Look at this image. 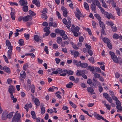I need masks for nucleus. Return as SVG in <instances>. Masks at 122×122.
Segmentation results:
<instances>
[{
    "label": "nucleus",
    "mask_w": 122,
    "mask_h": 122,
    "mask_svg": "<svg viewBox=\"0 0 122 122\" xmlns=\"http://www.w3.org/2000/svg\"><path fill=\"white\" fill-rule=\"evenodd\" d=\"M91 7L92 10L95 12L96 10V6L94 3H93L91 4Z\"/></svg>",
    "instance_id": "33"
},
{
    "label": "nucleus",
    "mask_w": 122,
    "mask_h": 122,
    "mask_svg": "<svg viewBox=\"0 0 122 122\" xmlns=\"http://www.w3.org/2000/svg\"><path fill=\"white\" fill-rule=\"evenodd\" d=\"M95 69L97 72L99 73L101 72V70L99 67H96L95 68Z\"/></svg>",
    "instance_id": "63"
},
{
    "label": "nucleus",
    "mask_w": 122,
    "mask_h": 122,
    "mask_svg": "<svg viewBox=\"0 0 122 122\" xmlns=\"http://www.w3.org/2000/svg\"><path fill=\"white\" fill-rule=\"evenodd\" d=\"M94 16L95 17H96L97 18L98 20L99 21H101V18L99 15L97 14H96L94 15Z\"/></svg>",
    "instance_id": "53"
},
{
    "label": "nucleus",
    "mask_w": 122,
    "mask_h": 122,
    "mask_svg": "<svg viewBox=\"0 0 122 122\" xmlns=\"http://www.w3.org/2000/svg\"><path fill=\"white\" fill-rule=\"evenodd\" d=\"M67 70H64L62 71L61 72V73L60 74V75L61 76H66V74L67 73Z\"/></svg>",
    "instance_id": "24"
},
{
    "label": "nucleus",
    "mask_w": 122,
    "mask_h": 122,
    "mask_svg": "<svg viewBox=\"0 0 122 122\" xmlns=\"http://www.w3.org/2000/svg\"><path fill=\"white\" fill-rule=\"evenodd\" d=\"M7 113L5 112H3L1 117L2 119L3 120H5L7 118Z\"/></svg>",
    "instance_id": "22"
},
{
    "label": "nucleus",
    "mask_w": 122,
    "mask_h": 122,
    "mask_svg": "<svg viewBox=\"0 0 122 122\" xmlns=\"http://www.w3.org/2000/svg\"><path fill=\"white\" fill-rule=\"evenodd\" d=\"M52 72L50 74L51 75H52L53 74H60L62 72V69L60 68H58L56 69L55 68H53L51 69Z\"/></svg>",
    "instance_id": "2"
},
{
    "label": "nucleus",
    "mask_w": 122,
    "mask_h": 122,
    "mask_svg": "<svg viewBox=\"0 0 122 122\" xmlns=\"http://www.w3.org/2000/svg\"><path fill=\"white\" fill-rule=\"evenodd\" d=\"M61 10L63 12V16L65 17H66L67 14V12L66 9L64 7H62Z\"/></svg>",
    "instance_id": "10"
},
{
    "label": "nucleus",
    "mask_w": 122,
    "mask_h": 122,
    "mask_svg": "<svg viewBox=\"0 0 122 122\" xmlns=\"http://www.w3.org/2000/svg\"><path fill=\"white\" fill-rule=\"evenodd\" d=\"M34 38L35 40L36 41H38L40 40V39L39 36L37 35L35 36Z\"/></svg>",
    "instance_id": "46"
},
{
    "label": "nucleus",
    "mask_w": 122,
    "mask_h": 122,
    "mask_svg": "<svg viewBox=\"0 0 122 122\" xmlns=\"http://www.w3.org/2000/svg\"><path fill=\"white\" fill-rule=\"evenodd\" d=\"M12 52H10V51H7L8 57V58L10 59L11 58V56L12 54Z\"/></svg>",
    "instance_id": "56"
},
{
    "label": "nucleus",
    "mask_w": 122,
    "mask_h": 122,
    "mask_svg": "<svg viewBox=\"0 0 122 122\" xmlns=\"http://www.w3.org/2000/svg\"><path fill=\"white\" fill-rule=\"evenodd\" d=\"M32 3L36 5L37 7H39L40 6L39 2L37 0H33L32 1Z\"/></svg>",
    "instance_id": "23"
},
{
    "label": "nucleus",
    "mask_w": 122,
    "mask_h": 122,
    "mask_svg": "<svg viewBox=\"0 0 122 122\" xmlns=\"http://www.w3.org/2000/svg\"><path fill=\"white\" fill-rule=\"evenodd\" d=\"M28 67V64L26 63L25 65H24L23 67V69L25 70H26L27 69Z\"/></svg>",
    "instance_id": "44"
},
{
    "label": "nucleus",
    "mask_w": 122,
    "mask_h": 122,
    "mask_svg": "<svg viewBox=\"0 0 122 122\" xmlns=\"http://www.w3.org/2000/svg\"><path fill=\"white\" fill-rule=\"evenodd\" d=\"M30 104H26L25 105V106L24 107V108L26 109L27 112H28V107H30Z\"/></svg>",
    "instance_id": "43"
},
{
    "label": "nucleus",
    "mask_w": 122,
    "mask_h": 122,
    "mask_svg": "<svg viewBox=\"0 0 122 122\" xmlns=\"http://www.w3.org/2000/svg\"><path fill=\"white\" fill-rule=\"evenodd\" d=\"M11 17L13 20H15V16L14 13L13 12H11L10 13Z\"/></svg>",
    "instance_id": "39"
},
{
    "label": "nucleus",
    "mask_w": 122,
    "mask_h": 122,
    "mask_svg": "<svg viewBox=\"0 0 122 122\" xmlns=\"http://www.w3.org/2000/svg\"><path fill=\"white\" fill-rule=\"evenodd\" d=\"M116 108L117 109V112H122V107L121 106H116Z\"/></svg>",
    "instance_id": "28"
},
{
    "label": "nucleus",
    "mask_w": 122,
    "mask_h": 122,
    "mask_svg": "<svg viewBox=\"0 0 122 122\" xmlns=\"http://www.w3.org/2000/svg\"><path fill=\"white\" fill-rule=\"evenodd\" d=\"M88 66V64L86 63H84L81 64V66L83 68H85L86 67Z\"/></svg>",
    "instance_id": "35"
},
{
    "label": "nucleus",
    "mask_w": 122,
    "mask_h": 122,
    "mask_svg": "<svg viewBox=\"0 0 122 122\" xmlns=\"http://www.w3.org/2000/svg\"><path fill=\"white\" fill-rule=\"evenodd\" d=\"M23 11L25 12H27L28 10V7L27 6L24 5L22 8Z\"/></svg>",
    "instance_id": "30"
},
{
    "label": "nucleus",
    "mask_w": 122,
    "mask_h": 122,
    "mask_svg": "<svg viewBox=\"0 0 122 122\" xmlns=\"http://www.w3.org/2000/svg\"><path fill=\"white\" fill-rule=\"evenodd\" d=\"M84 6L85 9L87 10H88L89 9V7L88 4L86 2H85L84 4Z\"/></svg>",
    "instance_id": "29"
},
{
    "label": "nucleus",
    "mask_w": 122,
    "mask_h": 122,
    "mask_svg": "<svg viewBox=\"0 0 122 122\" xmlns=\"http://www.w3.org/2000/svg\"><path fill=\"white\" fill-rule=\"evenodd\" d=\"M93 115L95 118L98 120H100L101 119L103 120H104V117L99 114H97L96 112H94V113Z\"/></svg>",
    "instance_id": "4"
},
{
    "label": "nucleus",
    "mask_w": 122,
    "mask_h": 122,
    "mask_svg": "<svg viewBox=\"0 0 122 122\" xmlns=\"http://www.w3.org/2000/svg\"><path fill=\"white\" fill-rule=\"evenodd\" d=\"M87 91L91 94H92L94 93V90L93 88L91 87H87Z\"/></svg>",
    "instance_id": "18"
},
{
    "label": "nucleus",
    "mask_w": 122,
    "mask_h": 122,
    "mask_svg": "<svg viewBox=\"0 0 122 122\" xmlns=\"http://www.w3.org/2000/svg\"><path fill=\"white\" fill-rule=\"evenodd\" d=\"M24 36L26 38V39L27 40H28L29 39V38L30 37V35L29 34H24Z\"/></svg>",
    "instance_id": "59"
},
{
    "label": "nucleus",
    "mask_w": 122,
    "mask_h": 122,
    "mask_svg": "<svg viewBox=\"0 0 122 122\" xmlns=\"http://www.w3.org/2000/svg\"><path fill=\"white\" fill-rule=\"evenodd\" d=\"M87 83L92 87L96 86V84H94L93 83H92V81L91 79H88L87 81Z\"/></svg>",
    "instance_id": "14"
},
{
    "label": "nucleus",
    "mask_w": 122,
    "mask_h": 122,
    "mask_svg": "<svg viewBox=\"0 0 122 122\" xmlns=\"http://www.w3.org/2000/svg\"><path fill=\"white\" fill-rule=\"evenodd\" d=\"M32 101H33L35 104L37 106H39L40 105V102L39 99L34 97L32 96Z\"/></svg>",
    "instance_id": "5"
},
{
    "label": "nucleus",
    "mask_w": 122,
    "mask_h": 122,
    "mask_svg": "<svg viewBox=\"0 0 122 122\" xmlns=\"http://www.w3.org/2000/svg\"><path fill=\"white\" fill-rule=\"evenodd\" d=\"M20 122L21 121V115L19 113H15V115L13 117L12 122Z\"/></svg>",
    "instance_id": "1"
},
{
    "label": "nucleus",
    "mask_w": 122,
    "mask_h": 122,
    "mask_svg": "<svg viewBox=\"0 0 122 122\" xmlns=\"http://www.w3.org/2000/svg\"><path fill=\"white\" fill-rule=\"evenodd\" d=\"M91 38L94 41H97V38L91 35L90 36Z\"/></svg>",
    "instance_id": "60"
},
{
    "label": "nucleus",
    "mask_w": 122,
    "mask_h": 122,
    "mask_svg": "<svg viewBox=\"0 0 122 122\" xmlns=\"http://www.w3.org/2000/svg\"><path fill=\"white\" fill-rule=\"evenodd\" d=\"M6 44L7 46H10L11 45V43L9 41L6 40Z\"/></svg>",
    "instance_id": "62"
},
{
    "label": "nucleus",
    "mask_w": 122,
    "mask_h": 122,
    "mask_svg": "<svg viewBox=\"0 0 122 122\" xmlns=\"http://www.w3.org/2000/svg\"><path fill=\"white\" fill-rule=\"evenodd\" d=\"M111 28L112 31L114 32H116L117 30V27L114 25L111 26Z\"/></svg>",
    "instance_id": "31"
},
{
    "label": "nucleus",
    "mask_w": 122,
    "mask_h": 122,
    "mask_svg": "<svg viewBox=\"0 0 122 122\" xmlns=\"http://www.w3.org/2000/svg\"><path fill=\"white\" fill-rule=\"evenodd\" d=\"M69 104H70L71 105L72 107L73 108H76L77 107L76 106L75 104L73 103L71 101H69Z\"/></svg>",
    "instance_id": "37"
},
{
    "label": "nucleus",
    "mask_w": 122,
    "mask_h": 122,
    "mask_svg": "<svg viewBox=\"0 0 122 122\" xmlns=\"http://www.w3.org/2000/svg\"><path fill=\"white\" fill-rule=\"evenodd\" d=\"M57 87L54 86H52L51 87L48 89V91L53 92L55 90L57 89Z\"/></svg>",
    "instance_id": "26"
},
{
    "label": "nucleus",
    "mask_w": 122,
    "mask_h": 122,
    "mask_svg": "<svg viewBox=\"0 0 122 122\" xmlns=\"http://www.w3.org/2000/svg\"><path fill=\"white\" fill-rule=\"evenodd\" d=\"M106 23L107 25H110L111 26L114 25L112 22L110 21H107Z\"/></svg>",
    "instance_id": "36"
},
{
    "label": "nucleus",
    "mask_w": 122,
    "mask_h": 122,
    "mask_svg": "<svg viewBox=\"0 0 122 122\" xmlns=\"http://www.w3.org/2000/svg\"><path fill=\"white\" fill-rule=\"evenodd\" d=\"M45 109L44 107H42L41 108V113L42 114H43L45 112Z\"/></svg>",
    "instance_id": "52"
},
{
    "label": "nucleus",
    "mask_w": 122,
    "mask_h": 122,
    "mask_svg": "<svg viewBox=\"0 0 122 122\" xmlns=\"http://www.w3.org/2000/svg\"><path fill=\"white\" fill-rule=\"evenodd\" d=\"M50 29V28L49 27H45L44 29V31L45 32L50 31L49 30Z\"/></svg>",
    "instance_id": "64"
},
{
    "label": "nucleus",
    "mask_w": 122,
    "mask_h": 122,
    "mask_svg": "<svg viewBox=\"0 0 122 122\" xmlns=\"http://www.w3.org/2000/svg\"><path fill=\"white\" fill-rule=\"evenodd\" d=\"M19 43L20 46H23L24 43L23 40L22 39H21L19 40Z\"/></svg>",
    "instance_id": "42"
},
{
    "label": "nucleus",
    "mask_w": 122,
    "mask_h": 122,
    "mask_svg": "<svg viewBox=\"0 0 122 122\" xmlns=\"http://www.w3.org/2000/svg\"><path fill=\"white\" fill-rule=\"evenodd\" d=\"M80 29L79 27L78 26L75 27L73 25H72L71 28V30L72 32H78Z\"/></svg>",
    "instance_id": "7"
},
{
    "label": "nucleus",
    "mask_w": 122,
    "mask_h": 122,
    "mask_svg": "<svg viewBox=\"0 0 122 122\" xmlns=\"http://www.w3.org/2000/svg\"><path fill=\"white\" fill-rule=\"evenodd\" d=\"M63 22L65 24L68 28H69L71 25V22L69 21L68 22L66 19L64 18L63 20Z\"/></svg>",
    "instance_id": "3"
},
{
    "label": "nucleus",
    "mask_w": 122,
    "mask_h": 122,
    "mask_svg": "<svg viewBox=\"0 0 122 122\" xmlns=\"http://www.w3.org/2000/svg\"><path fill=\"white\" fill-rule=\"evenodd\" d=\"M20 5L21 6L25 5H27V1L25 0H21L19 1Z\"/></svg>",
    "instance_id": "15"
},
{
    "label": "nucleus",
    "mask_w": 122,
    "mask_h": 122,
    "mask_svg": "<svg viewBox=\"0 0 122 122\" xmlns=\"http://www.w3.org/2000/svg\"><path fill=\"white\" fill-rule=\"evenodd\" d=\"M88 60L92 64L94 63L95 62L94 61V58L92 57H91Z\"/></svg>",
    "instance_id": "45"
},
{
    "label": "nucleus",
    "mask_w": 122,
    "mask_h": 122,
    "mask_svg": "<svg viewBox=\"0 0 122 122\" xmlns=\"http://www.w3.org/2000/svg\"><path fill=\"white\" fill-rule=\"evenodd\" d=\"M87 2L88 3H95L96 5L98 7V5L100 4V3L98 0H86Z\"/></svg>",
    "instance_id": "8"
},
{
    "label": "nucleus",
    "mask_w": 122,
    "mask_h": 122,
    "mask_svg": "<svg viewBox=\"0 0 122 122\" xmlns=\"http://www.w3.org/2000/svg\"><path fill=\"white\" fill-rule=\"evenodd\" d=\"M98 7L100 9L101 12L105 16L108 14V13L107 12L105 11L101 7V4L98 5Z\"/></svg>",
    "instance_id": "9"
},
{
    "label": "nucleus",
    "mask_w": 122,
    "mask_h": 122,
    "mask_svg": "<svg viewBox=\"0 0 122 122\" xmlns=\"http://www.w3.org/2000/svg\"><path fill=\"white\" fill-rule=\"evenodd\" d=\"M30 19V15H28L23 17V21L26 22L29 21Z\"/></svg>",
    "instance_id": "11"
},
{
    "label": "nucleus",
    "mask_w": 122,
    "mask_h": 122,
    "mask_svg": "<svg viewBox=\"0 0 122 122\" xmlns=\"http://www.w3.org/2000/svg\"><path fill=\"white\" fill-rule=\"evenodd\" d=\"M76 17L79 20L80 19V17L82 16V15L81 13H79L76 12L75 14Z\"/></svg>",
    "instance_id": "34"
},
{
    "label": "nucleus",
    "mask_w": 122,
    "mask_h": 122,
    "mask_svg": "<svg viewBox=\"0 0 122 122\" xmlns=\"http://www.w3.org/2000/svg\"><path fill=\"white\" fill-rule=\"evenodd\" d=\"M31 115H32V118L34 119H36V113L34 111H32L31 112Z\"/></svg>",
    "instance_id": "25"
},
{
    "label": "nucleus",
    "mask_w": 122,
    "mask_h": 122,
    "mask_svg": "<svg viewBox=\"0 0 122 122\" xmlns=\"http://www.w3.org/2000/svg\"><path fill=\"white\" fill-rule=\"evenodd\" d=\"M70 51L72 55L74 54V56L75 57H76L78 55L79 53L78 51L74 52V51L72 50H70Z\"/></svg>",
    "instance_id": "17"
},
{
    "label": "nucleus",
    "mask_w": 122,
    "mask_h": 122,
    "mask_svg": "<svg viewBox=\"0 0 122 122\" xmlns=\"http://www.w3.org/2000/svg\"><path fill=\"white\" fill-rule=\"evenodd\" d=\"M35 86L33 85L31 86V92L33 93H34L35 92Z\"/></svg>",
    "instance_id": "51"
},
{
    "label": "nucleus",
    "mask_w": 122,
    "mask_h": 122,
    "mask_svg": "<svg viewBox=\"0 0 122 122\" xmlns=\"http://www.w3.org/2000/svg\"><path fill=\"white\" fill-rule=\"evenodd\" d=\"M62 40V39L61 37H58L57 38V41L58 43L60 44L61 43Z\"/></svg>",
    "instance_id": "55"
},
{
    "label": "nucleus",
    "mask_w": 122,
    "mask_h": 122,
    "mask_svg": "<svg viewBox=\"0 0 122 122\" xmlns=\"http://www.w3.org/2000/svg\"><path fill=\"white\" fill-rule=\"evenodd\" d=\"M103 42L107 44L110 41V40L107 38L104 37L102 38Z\"/></svg>",
    "instance_id": "27"
},
{
    "label": "nucleus",
    "mask_w": 122,
    "mask_h": 122,
    "mask_svg": "<svg viewBox=\"0 0 122 122\" xmlns=\"http://www.w3.org/2000/svg\"><path fill=\"white\" fill-rule=\"evenodd\" d=\"M85 72L84 71L81 70H78L77 72L76 73L77 76H82V74L84 73Z\"/></svg>",
    "instance_id": "13"
},
{
    "label": "nucleus",
    "mask_w": 122,
    "mask_h": 122,
    "mask_svg": "<svg viewBox=\"0 0 122 122\" xmlns=\"http://www.w3.org/2000/svg\"><path fill=\"white\" fill-rule=\"evenodd\" d=\"M112 59L113 60L114 62L117 63H118V59L116 56H115V57H114Z\"/></svg>",
    "instance_id": "32"
},
{
    "label": "nucleus",
    "mask_w": 122,
    "mask_h": 122,
    "mask_svg": "<svg viewBox=\"0 0 122 122\" xmlns=\"http://www.w3.org/2000/svg\"><path fill=\"white\" fill-rule=\"evenodd\" d=\"M88 68L90 71H94L95 70V68L94 66H89Z\"/></svg>",
    "instance_id": "58"
},
{
    "label": "nucleus",
    "mask_w": 122,
    "mask_h": 122,
    "mask_svg": "<svg viewBox=\"0 0 122 122\" xmlns=\"http://www.w3.org/2000/svg\"><path fill=\"white\" fill-rule=\"evenodd\" d=\"M2 70H3L5 72L8 74H10V69L9 67L7 66H4L2 68Z\"/></svg>",
    "instance_id": "12"
},
{
    "label": "nucleus",
    "mask_w": 122,
    "mask_h": 122,
    "mask_svg": "<svg viewBox=\"0 0 122 122\" xmlns=\"http://www.w3.org/2000/svg\"><path fill=\"white\" fill-rule=\"evenodd\" d=\"M113 37L114 39H117L119 38V36L117 34L114 33L113 34Z\"/></svg>",
    "instance_id": "54"
},
{
    "label": "nucleus",
    "mask_w": 122,
    "mask_h": 122,
    "mask_svg": "<svg viewBox=\"0 0 122 122\" xmlns=\"http://www.w3.org/2000/svg\"><path fill=\"white\" fill-rule=\"evenodd\" d=\"M99 24L100 25V27L102 28V29H105V25L104 23L101 21H99Z\"/></svg>",
    "instance_id": "21"
},
{
    "label": "nucleus",
    "mask_w": 122,
    "mask_h": 122,
    "mask_svg": "<svg viewBox=\"0 0 122 122\" xmlns=\"http://www.w3.org/2000/svg\"><path fill=\"white\" fill-rule=\"evenodd\" d=\"M109 54L111 56V58H113L115 56H116L115 55V54L114 52H112V51H110L109 52Z\"/></svg>",
    "instance_id": "49"
},
{
    "label": "nucleus",
    "mask_w": 122,
    "mask_h": 122,
    "mask_svg": "<svg viewBox=\"0 0 122 122\" xmlns=\"http://www.w3.org/2000/svg\"><path fill=\"white\" fill-rule=\"evenodd\" d=\"M55 32L57 33H59L61 36H62L65 33V31L63 30H55Z\"/></svg>",
    "instance_id": "16"
},
{
    "label": "nucleus",
    "mask_w": 122,
    "mask_h": 122,
    "mask_svg": "<svg viewBox=\"0 0 122 122\" xmlns=\"http://www.w3.org/2000/svg\"><path fill=\"white\" fill-rule=\"evenodd\" d=\"M117 15L119 16H120L121 14L120 10L118 7L116 8Z\"/></svg>",
    "instance_id": "47"
},
{
    "label": "nucleus",
    "mask_w": 122,
    "mask_h": 122,
    "mask_svg": "<svg viewBox=\"0 0 122 122\" xmlns=\"http://www.w3.org/2000/svg\"><path fill=\"white\" fill-rule=\"evenodd\" d=\"M15 87L13 86H9L8 90V92L10 94L13 93L15 92Z\"/></svg>",
    "instance_id": "6"
},
{
    "label": "nucleus",
    "mask_w": 122,
    "mask_h": 122,
    "mask_svg": "<svg viewBox=\"0 0 122 122\" xmlns=\"http://www.w3.org/2000/svg\"><path fill=\"white\" fill-rule=\"evenodd\" d=\"M102 6L103 7L106 8H108V6L106 4L104 1L102 2Z\"/></svg>",
    "instance_id": "38"
},
{
    "label": "nucleus",
    "mask_w": 122,
    "mask_h": 122,
    "mask_svg": "<svg viewBox=\"0 0 122 122\" xmlns=\"http://www.w3.org/2000/svg\"><path fill=\"white\" fill-rule=\"evenodd\" d=\"M93 80L94 82L95 83V84H96V85H101V83H100V82L97 81L96 80L94 79H93Z\"/></svg>",
    "instance_id": "40"
},
{
    "label": "nucleus",
    "mask_w": 122,
    "mask_h": 122,
    "mask_svg": "<svg viewBox=\"0 0 122 122\" xmlns=\"http://www.w3.org/2000/svg\"><path fill=\"white\" fill-rule=\"evenodd\" d=\"M105 106L106 107L107 109L108 110H110L111 109V107L110 105L108 104H107Z\"/></svg>",
    "instance_id": "61"
},
{
    "label": "nucleus",
    "mask_w": 122,
    "mask_h": 122,
    "mask_svg": "<svg viewBox=\"0 0 122 122\" xmlns=\"http://www.w3.org/2000/svg\"><path fill=\"white\" fill-rule=\"evenodd\" d=\"M107 99L110 103L111 104L112 103V100L110 97H109Z\"/></svg>",
    "instance_id": "57"
},
{
    "label": "nucleus",
    "mask_w": 122,
    "mask_h": 122,
    "mask_svg": "<svg viewBox=\"0 0 122 122\" xmlns=\"http://www.w3.org/2000/svg\"><path fill=\"white\" fill-rule=\"evenodd\" d=\"M26 73L24 71H22L20 73V76L22 78L25 79L26 77Z\"/></svg>",
    "instance_id": "20"
},
{
    "label": "nucleus",
    "mask_w": 122,
    "mask_h": 122,
    "mask_svg": "<svg viewBox=\"0 0 122 122\" xmlns=\"http://www.w3.org/2000/svg\"><path fill=\"white\" fill-rule=\"evenodd\" d=\"M116 104L117 105L116 106H121V102L119 100H118L117 101H116L115 102Z\"/></svg>",
    "instance_id": "50"
},
{
    "label": "nucleus",
    "mask_w": 122,
    "mask_h": 122,
    "mask_svg": "<svg viewBox=\"0 0 122 122\" xmlns=\"http://www.w3.org/2000/svg\"><path fill=\"white\" fill-rule=\"evenodd\" d=\"M73 85V84L72 83L70 82L68 84L66 85V87L68 88H71V87Z\"/></svg>",
    "instance_id": "41"
},
{
    "label": "nucleus",
    "mask_w": 122,
    "mask_h": 122,
    "mask_svg": "<svg viewBox=\"0 0 122 122\" xmlns=\"http://www.w3.org/2000/svg\"><path fill=\"white\" fill-rule=\"evenodd\" d=\"M27 85V89L28 90H29L30 88V80L29 79L28 80Z\"/></svg>",
    "instance_id": "19"
},
{
    "label": "nucleus",
    "mask_w": 122,
    "mask_h": 122,
    "mask_svg": "<svg viewBox=\"0 0 122 122\" xmlns=\"http://www.w3.org/2000/svg\"><path fill=\"white\" fill-rule=\"evenodd\" d=\"M13 116L12 113V112L8 114L7 115V117L8 118H11Z\"/></svg>",
    "instance_id": "48"
}]
</instances>
